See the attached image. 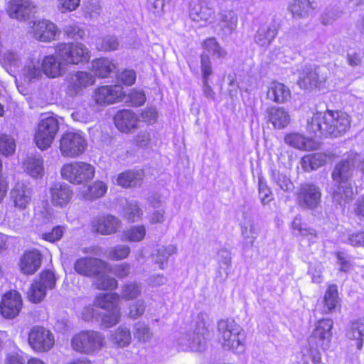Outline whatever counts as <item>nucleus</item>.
I'll return each instance as SVG.
<instances>
[{
  "label": "nucleus",
  "mask_w": 364,
  "mask_h": 364,
  "mask_svg": "<svg viewBox=\"0 0 364 364\" xmlns=\"http://www.w3.org/2000/svg\"><path fill=\"white\" fill-rule=\"evenodd\" d=\"M350 116L343 112H317L308 120L306 129L315 136L336 138L350 129Z\"/></svg>",
  "instance_id": "nucleus-1"
},
{
  "label": "nucleus",
  "mask_w": 364,
  "mask_h": 364,
  "mask_svg": "<svg viewBox=\"0 0 364 364\" xmlns=\"http://www.w3.org/2000/svg\"><path fill=\"white\" fill-rule=\"evenodd\" d=\"M218 338L222 347L235 353L245 351V333L243 328L232 319L218 321Z\"/></svg>",
  "instance_id": "nucleus-2"
},
{
  "label": "nucleus",
  "mask_w": 364,
  "mask_h": 364,
  "mask_svg": "<svg viewBox=\"0 0 364 364\" xmlns=\"http://www.w3.org/2000/svg\"><path fill=\"white\" fill-rule=\"evenodd\" d=\"M203 313L198 315L196 328L182 334L178 339L179 348L183 351L201 352L206 348L210 323Z\"/></svg>",
  "instance_id": "nucleus-3"
},
{
  "label": "nucleus",
  "mask_w": 364,
  "mask_h": 364,
  "mask_svg": "<svg viewBox=\"0 0 364 364\" xmlns=\"http://www.w3.org/2000/svg\"><path fill=\"white\" fill-rule=\"evenodd\" d=\"M105 344V336L96 331H82L75 334L71 340L74 350L87 355L100 351Z\"/></svg>",
  "instance_id": "nucleus-4"
},
{
  "label": "nucleus",
  "mask_w": 364,
  "mask_h": 364,
  "mask_svg": "<svg viewBox=\"0 0 364 364\" xmlns=\"http://www.w3.org/2000/svg\"><path fill=\"white\" fill-rule=\"evenodd\" d=\"M119 299V295L117 293H100L96 296L95 305L106 310L102 316V323L106 328L114 326L120 321Z\"/></svg>",
  "instance_id": "nucleus-5"
},
{
  "label": "nucleus",
  "mask_w": 364,
  "mask_h": 364,
  "mask_svg": "<svg viewBox=\"0 0 364 364\" xmlns=\"http://www.w3.org/2000/svg\"><path fill=\"white\" fill-rule=\"evenodd\" d=\"M55 53L63 65H77L87 62L90 50L81 43H60L55 46Z\"/></svg>",
  "instance_id": "nucleus-6"
},
{
  "label": "nucleus",
  "mask_w": 364,
  "mask_h": 364,
  "mask_svg": "<svg viewBox=\"0 0 364 364\" xmlns=\"http://www.w3.org/2000/svg\"><path fill=\"white\" fill-rule=\"evenodd\" d=\"M62 177L73 184H82L94 178L95 168L90 164L74 161L64 164L60 170Z\"/></svg>",
  "instance_id": "nucleus-7"
},
{
  "label": "nucleus",
  "mask_w": 364,
  "mask_h": 364,
  "mask_svg": "<svg viewBox=\"0 0 364 364\" xmlns=\"http://www.w3.org/2000/svg\"><path fill=\"white\" fill-rule=\"evenodd\" d=\"M59 130V122L56 117L49 115L43 117L38 122L34 140L41 150L50 146Z\"/></svg>",
  "instance_id": "nucleus-8"
},
{
  "label": "nucleus",
  "mask_w": 364,
  "mask_h": 364,
  "mask_svg": "<svg viewBox=\"0 0 364 364\" xmlns=\"http://www.w3.org/2000/svg\"><path fill=\"white\" fill-rule=\"evenodd\" d=\"M333 321L329 318L319 320L308 339L309 349L326 350L329 348L332 338Z\"/></svg>",
  "instance_id": "nucleus-9"
},
{
  "label": "nucleus",
  "mask_w": 364,
  "mask_h": 364,
  "mask_svg": "<svg viewBox=\"0 0 364 364\" xmlns=\"http://www.w3.org/2000/svg\"><path fill=\"white\" fill-rule=\"evenodd\" d=\"M87 141L79 133H64L60 139V151L65 157L75 158L84 153Z\"/></svg>",
  "instance_id": "nucleus-10"
},
{
  "label": "nucleus",
  "mask_w": 364,
  "mask_h": 364,
  "mask_svg": "<svg viewBox=\"0 0 364 364\" xmlns=\"http://www.w3.org/2000/svg\"><path fill=\"white\" fill-rule=\"evenodd\" d=\"M28 342L34 351L45 353L54 346L55 337L48 329L41 326H35L28 333Z\"/></svg>",
  "instance_id": "nucleus-11"
},
{
  "label": "nucleus",
  "mask_w": 364,
  "mask_h": 364,
  "mask_svg": "<svg viewBox=\"0 0 364 364\" xmlns=\"http://www.w3.org/2000/svg\"><path fill=\"white\" fill-rule=\"evenodd\" d=\"M328 70L325 66L306 65L299 75V84L305 89H312L323 85L328 78Z\"/></svg>",
  "instance_id": "nucleus-12"
},
{
  "label": "nucleus",
  "mask_w": 364,
  "mask_h": 364,
  "mask_svg": "<svg viewBox=\"0 0 364 364\" xmlns=\"http://www.w3.org/2000/svg\"><path fill=\"white\" fill-rule=\"evenodd\" d=\"M296 200L300 207L304 209L314 210L321 202V191L316 184L304 183L300 185Z\"/></svg>",
  "instance_id": "nucleus-13"
},
{
  "label": "nucleus",
  "mask_w": 364,
  "mask_h": 364,
  "mask_svg": "<svg viewBox=\"0 0 364 364\" xmlns=\"http://www.w3.org/2000/svg\"><path fill=\"white\" fill-rule=\"evenodd\" d=\"M56 279L53 272L43 271L38 279L31 286L28 291L29 300L33 303L41 301L46 295L48 289H52L55 285Z\"/></svg>",
  "instance_id": "nucleus-14"
},
{
  "label": "nucleus",
  "mask_w": 364,
  "mask_h": 364,
  "mask_svg": "<svg viewBox=\"0 0 364 364\" xmlns=\"http://www.w3.org/2000/svg\"><path fill=\"white\" fill-rule=\"evenodd\" d=\"M360 163L357 154L351 153L337 163L331 173L334 183H351L355 166Z\"/></svg>",
  "instance_id": "nucleus-15"
},
{
  "label": "nucleus",
  "mask_w": 364,
  "mask_h": 364,
  "mask_svg": "<svg viewBox=\"0 0 364 364\" xmlns=\"http://www.w3.org/2000/svg\"><path fill=\"white\" fill-rule=\"evenodd\" d=\"M73 267L79 274L93 278L96 274L107 268V263L100 259L85 257L77 259Z\"/></svg>",
  "instance_id": "nucleus-16"
},
{
  "label": "nucleus",
  "mask_w": 364,
  "mask_h": 364,
  "mask_svg": "<svg viewBox=\"0 0 364 364\" xmlns=\"http://www.w3.org/2000/svg\"><path fill=\"white\" fill-rule=\"evenodd\" d=\"M9 198L15 208L24 210L31 202L32 189L25 183L18 182L11 190Z\"/></svg>",
  "instance_id": "nucleus-17"
},
{
  "label": "nucleus",
  "mask_w": 364,
  "mask_h": 364,
  "mask_svg": "<svg viewBox=\"0 0 364 364\" xmlns=\"http://www.w3.org/2000/svg\"><path fill=\"white\" fill-rule=\"evenodd\" d=\"M22 308V299L19 293L10 291L2 298L0 303L1 315L7 319L16 317Z\"/></svg>",
  "instance_id": "nucleus-18"
},
{
  "label": "nucleus",
  "mask_w": 364,
  "mask_h": 364,
  "mask_svg": "<svg viewBox=\"0 0 364 364\" xmlns=\"http://www.w3.org/2000/svg\"><path fill=\"white\" fill-rule=\"evenodd\" d=\"M120 226L121 220L118 218L109 214L94 218L91 222L92 231L102 235L117 232Z\"/></svg>",
  "instance_id": "nucleus-19"
},
{
  "label": "nucleus",
  "mask_w": 364,
  "mask_h": 364,
  "mask_svg": "<svg viewBox=\"0 0 364 364\" xmlns=\"http://www.w3.org/2000/svg\"><path fill=\"white\" fill-rule=\"evenodd\" d=\"M278 26L276 25L274 20L272 18L261 24L257 30L254 41L261 47L269 46L278 33Z\"/></svg>",
  "instance_id": "nucleus-20"
},
{
  "label": "nucleus",
  "mask_w": 364,
  "mask_h": 364,
  "mask_svg": "<svg viewBox=\"0 0 364 364\" xmlns=\"http://www.w3.org/2000/svg\"><path fill=\"white\" fill-rule=\"evenodd\" d=\"M123 95L122 88L119 85L101 86L95 91V102L100 105L115 103Z\"/></svg>",
  "instance_id": "nucleus-21"
},
{
  "label": "nucleus",
  "mask_w": 364,
  "mask_h": 364,
  "mask_svg": "<svg viewBox=\"0 0 364 364\" xmlns=\"http://www.w3.org/2000/svg\"><path fill=\"white\" fill-rule=\"evenodd\" d=\"M50 200L53 205L63 207L68 205L73 197L70 186L65 183H55L50 188Z\"/></svg>",
  "instance_id": "nucleus-22"
},
{
  "label": "nucleus",
  "mask_w": 364,
  "mask_h": 364,
  "mask_svg": "<svg viewBox=\"0 0 364 364\" xmlns=\"http://www.w3.org/2000/svg\"><path fill=\"white\" fill-rule=\"evenodd\" d=\"M33 33L37 40L47 42L54 40L55 36L60 33V31L53 23L48 20H43L34 23Z\"/></svg>",
  "instance_id": "nucleus-23"
},
{
  "label": "nucleus",
  "mask_w": 364,
  "mask_h": 364,
  "mask_svg": "<svg viewBox=\"0 0 364 364\" xmlns=\"http://www.w3.org/2000/svg\"><path fill=\"white\" fill-rule=\"evenodd\" d=\"M95 77L86 71H77L70 76L68 89L71 95H76L82 89L92 85Z\"/></svg>",
  "instance_id": "nucleus-24"
},
{
  "label": "nucleus",
  "mask_w": 364,
  "mask_h": 364,
  "mask_svg": "<svg viewBox=\"0 0 364 364\" xmlns=\"http://www.w3.org/2000/svg\"><path fill=\"white\" fill-rule=\"evenodd\" d=\"M41 262L42 255L38 251H28L21 258L20 269L25 274H33L40 268Z\"/></svg>",
  "instance_id": "nucleus-25"
},
{
  "label": "nucleus",
  "mask_w": 364,
  "mask_h": 364,
  "mask_svg": "<svg viewBox=\"0 0 364 364\" xmlns=\"http://www.w3.org/2000/svg\"><path fill=\"white\" fill-rule=\"evenodd\" d=\"M116 127L122 132H129L136 127L137 116L131 110L123 109L117 112L114 117Z\"/></svg>",
  "instance_id": "nucleus-26"
},
{
  "label": "nucleus",
  "mask_w": 364,
  "mask_h": 364,
  "mask_svg": "<svg viewBox=\"0 0 364 364\" xmlns=\"http://www.w3.org/2000/svg\"><path fill=\"white\" fill-rule=\"evenodd\" d=\"M353 195L351 183H335L333 188V202L341 208H343L352 200Z\"/></svg>",
  "instance_id": "nucleus-27"
},
{
  "label": "nucleus",
  "mask_w": 364,
  "mask_h": 364,
  "mask_svg": "<svg viewBox=\"0 0 364 364\" xmlns=\"http://www.w3.org/2000/svg\"><path fill=\"white\" fill-rule=\"evenodd\" d=\"M34 9L31 0H11L8 8L9 15L20 21L28 17Z\"/></svg>",
  "instance_id": "nucleus-28"
},
{
  "label": "nucleus",
  "mask_w": 364,
  "mask_h": 364,
  "mask_svg": "<svg viewBox=\"0 0 364 364\" xmlns=\"http://www.w3.org/2000/svg\"><path fill=\"white\" fill-rule=\"evenodd\" d=\"M238 18L232 10H225L219 14L218 26L223 36H230L237 26Z\"/></svg>",
  "instance_id": "nucleus-29"
},
{
  "label": "nucleus",
  "mask_w": 364,
  "mask_h": 364,
  "mask_svg": "<svg viewBox=\"0 0 364 364\" xmlns=\"http://www.w3.org/2000/svg\"><path fill=\"white\" fill-rule=\"evenodd\" d=\"M267 113L269 122L275 129H284L290 123L291 117L284 108L273 106L267 109Z\"/></svg>",
  "instance_id": "nucleus-30"
},
{
  "label": "nucleus",
  "mask_w": 364,
  "mask_h": 364,
  "mask_svg": "<svg viewBox=\"0 0 364 364\" xmlns=\"http://www.w3.org/2000/svg\"><path fill=\"white\" fill-rule=\"evenodd\" d=\"M341 307V299L338 297L336 284H331L326 289L323 296V314H331Z\"/></svg>",
  "instance_id": "nucleus-31"
},
{
  "label": "nucleus",
  "mask_w": 364,
  "mask_h": 364,
  "mask_svg": "<svg viewBox=\"0 0 364 364\" xmlns=\"http://www.w3.org/2000/svg\"><path fill=\"white\" fill-rule=\"evenodd\" d=\"M41 69L43 73L50 77H56L64 72L63 63L61 60H57L53 55L44 57L41 63Z\"/></svg>",
  "instance_id": "nucleus-32"
},
{
  "label": "nucleus",
  "mask_w": 364,
  "mask_h": 364,
  "mask_svg": "<svg viewBox=\"0 0 364 364\" xmlns=\"http://www.w3.org/2000/svg\"><path fill=\"white\" fill-rule=\"evenodd\" d=\"M267 98L277 103H283L291 97L289 89L280 82H272L267 93Z\"/></svg>",
  "instance_id": "nucleus-33"
},
{
  "label": "nucleus",
  "mask_w": 364,
  "mask_h": 364,
  "mask_svg": "<svg viewBox=\"0 0 364 364\" xmlns=\"http://www.w3.org/2000/svg\"><path fill=\"white\" fill-rule=\"evenodd\" d=\"M314 2L310 0H294L289 9L294 17L306 18L316 9Z\"/></svg>",
  "instance_id": "nucleus-34"
},
{
  "label": "nucleus",
  "mask_w": 364,
  "mask_h": 364,
  "mask_svg": "<svg viewBox=\"0 0 364 364\" xmlns=\"http://www.w3.org/2000/svg\"><path fill=\"white\" fill-rule=\"evenodd\" d=\"M111 343L118 348L128 346L132 341V334L129 328L119 326L114 331H111L109 336Z\"/></svg>",
  "instance_id": "nucleus-35"
},
{
  "label": "nucleus",
  "mask_w": 364,
  "mask_h": 364,
  "mask_svg": "<svg viewBox=\"0 0 364 364\" xmlns=\"http://www.w3.org/2000/svg\"><path fill=\"white\" fill-rule=\"evenodd\" d=\"M327 159V156L323 153L306 155L301 160V166L305 171L309 172L325 165Z\"/></svg>",
  "instance_id": "nucleus-36"
},
{
  "label": "nucleus",
  "mask_w": 364,
  "mask_h": 364,
  "mask_svg": "<svg viewBox=\"0 0 364 364\" xmlns=\"http://www.w3.org/2000/svg\"><path fill=\"white\" fill-rule=\"evenodd\" d=\"M346 336L350 340L356 341V346L361 350L363 346L364 318H359L350 323Z\"/></svg>",
  "instance_id": "nucleus-37"
},
{
  "label": "nucleus",
  "mask_w": 364,
  "mask_h": 364,
  "mask_svg": "<svg viewBox=\"0 0 364 364\" xmlns=\"http://www.w3.org/2000/svg\"><path fill=\"white\" fill-rule=\"evenodd\" d=\"M141 180V171H127L118 175L117 183L124 188L134 187L139 185Z\"/></svg>",
  "instance_id": "nucleus-38"
},
{
  "label": "nucleus",
  "mask_w": 364,
  "mask_h": 364,
  "mask_svg": "<svg viewBox=\"0 0 364 364\" xmlns=\"http://www.w3.org/2000/svg\"><path fill=\"white\" fill-rule=\"evenodd\" d=\"M26 171L33 178L42 177L44 173L43 160L41 156L28 157L24 163Z\"/></svg>",
  "instance_id": "nucleus-39"
},
{
  "label": "nucleus",
  "mask_w": 364,
  "mask_h": 364,
  "mask_svg": "<svg viewBox=\"0 0 364 364\" xmlns=\"http://www.w3.org/2000/svg\"><path fill=\"white\" fill-rule=\"evenodd\" d=\"M92 69L100 77H107L115 69V65L107 58H99L92 62Z\"/></svg>",
  "instance_id": "nucleus-40"
},
{
  "label": "nucleus",
  "mask_w": 364,
  "mask_h": 364,
  "mask_svg": "<svg viewBox=\"0 0 364 364\" xmlns=\"http://www.w3.org/2000/svg\"><path fill=\"white\" fill-rule=\"evenodd\" d=\"M176 252V247L173 245L161 247L153 255V260L159 265L160 269H164L168 263L169 257Z\"/></svg>",
  "instance_id": "nucleus-41"
},
{
  "label": "nucleus",
  "mask_w": 364,
  "mask_h": 364,
  "mask_svg": "<svg viewBox=\"0 0 364 364\" xmlns=\"http://www.w3.org/2000/svg\"><path fill=\"white\" fill-rule=\"evenodd\" d=\"M106 269L96 274L93 279L97 289L100 290H112L117 288V281L105 274Z\"/></svg>",
  "instance_id": "nucleus-42"
},
{
  "label": "nucleus",
  "mask_w": 364,
  "mask_h": 364,
  "mask_svg": "<svg viewBox=\"0 0 364 364\" xmlns=\"http://www.w3.org/2000/svg\"><path fill=\"white\" fill-rule=\"evenodd\" d=\"M120 41L117 36L106 35L99 38L96 43V48L102 51H114L119 48Z\"/></svg>",
  "instance_id": "nucleus-43"
},
{
  "label": "nucleus",
  "mask_w": 364,
  "mask_h": 364,
  "mask_svg": "<svg viewBox=\"0 0 364 364\" xmlns=\"http://www.w3.org/2000/svg\"><path fill=\"white\" fill-rule=\"evenodd\" d=\"M142 291L141 283L131 282L124 284L121 289V296L125 300H132L139 296Z\"/></svg>",
  "instance_id": "nucleus-44"
},
{
  "label": "nucleus",
  "mask_w": 364,
  "mask_h": 364,
  "mask_svg": "<svg viewBox=\"0 0 364 364\" xmlns=\"http://www.w3.org/2000/svg\"><path fill=\"white\" fill-rule=\"evenodd\" d=\"M241 229L244 239L252 245L258 235L253 219L250 217H245Z\"/></svg>",
  "instance_id": "nucleus-45"
},
{
  "label": "nucleus",
  "mask_w": 364,
  "mask_h": 364,
  "mask_svg": "<svg viewBox=\"0 0 364 364\" xmlns=\"http://www.w3.org/2000/svg\"><path fill=\"white\" fill-rule=\"evenodd\" d=\"M272 181L282 191L284 192H291L294 190V186L292 181L285 174L279 171L273 170L272 171Z\"/></svg>",
  "instance_id": "nucleus-46"
},
{
  "label": "nucleus",
  "mask_w": 364,
  "mask_h": 364,
  "mask_svg": "<svg viewBox=\"0 0 364 364\" xmlns=\"http://www.w3.org/2000/svg\"><path fill=\"white\" fill-rule=\"evenodd\" d=\"M107 191V185L100 181H97L90 185L84 193L87 200H95L102 197Z\"/></svg>",
  "instance_id": "nucleus-47"
},
{
  "label": "nucleus",
  "mask_w": 364,
  "mask_h": 364,
  "mask_svg": "<svg viewBox=\"0 0 364 364\" xmlns=\"http://www.w3.org/2000/svg\"><path fill=\"white\" fill-rule=\"evenodd\" d=\"M146 235V228L144 225L132 226L124 231L122 235V240L129 242H139Z\"/></svg>",
  "instance_id": "nucleus-48"
},
{
  "label": "nucleus",
  "mask_w": 364,
  "mask_h": 364,
  "mask_svg": "<svg viewBox=\"0 0 364 364\" xmlns=\"http://www.w3.org/2000/svg\"><path fill=\"white\" fill-rule=\"evenodd\" d=\"M286 144L301 150H307L309 148V141L304 136L298 133H291L284 137Z\"/></svg>",
  "instance_id": "nucleus-49"
},
{
  "label": "nucleus",
  "mask_w": 364,
  "mask_h": 364,
  "mask_svg": "<svg viewBox=\"0 0 364 364\" xmlns=\"http://www.w3.org/2000/svg\"><path fill=\"white\" fill-rule=\"evenodd\" d=\"M206 54H212L218 58H224L226 55V51L220 47L215 38H209L204 41L203 44Z\"/></svg>",
  "instance_id": "nucleus-50"
},
{
  "label": "nucleus",
  "mask_w": 364,
  "mask_h": 364,
  "mask_svg": "<svg viewBox=\"0 0 364 364\" xmlns=\"http://www.w3.org/2000/svg\"><path fill=\"white\" fill-rule=\"evenodd\" d=\"M42 69L40 68L39 62L31 60L23 69V75L25 80L31 81L33 79L41 76Z\"/></svg>",
  "instance_id": "nucleus-51"
},
{
  "label": "nucleus",
  "mask_w": 364,
  "mask_h": 364,
  "mask_svg": "<svg viewBox=\"0 0 364 364\" xmlns=\"http://www.w3.org/2000/svg\"><path fill=\"white\" fill-rule=\"evenodd\" d=\"M142 210L136 201H129L124 210V218L130 222H135L141 218Z\"/></svg>",
  "instance_id": "nucleus-52"
},
{
  "label": "nucleus",
  "mask_w": 364,
  "mask_h": 364,
  "mask_svg": "<svg viewBox=\"0 0 364 364\" xmlns=\"http://www.w3.org/2000/svg\"><path fill=\"white\" fill-rule=\"evenodd\" d=\"M15 149L14 139L9 135L1 134L0 136V153L7 156L13 154Z\"/></svg>",
  "instance_id": "nucleus-53"
},
{
  "label": "nucleus",
  "mask_w": 364,
  "mask_h": 364,
  "mask_svg": "<svg viewBox=\"0 0 364 364\" xmlns=\"http://www.w3.org/2000/svg\"><path fill=\"white\" fill-rule=\"evenodd\" d=\"M130 253V247L124 245H117L109 250L108 257L113 260H121L127 258Z\"/></svg>",
  "instance_id": "nucleus-54"
},
{
  "label": "nucleus",
  "mask_w": 364,
  "mask_h": 364,
  "mask_svg": "<svg viewBox=\"0 0 364 364\" xmlns=\"http://www.w3.org/2000/svg\"><path fill=\"white\" fill-rule=\"evenodd\" d=\"M258 192L263 205L268 204L273 200L272 192L262 177L259 178Z\"/></svg>",
  "instance_id": "nucleus-55"
},
{
  "label": "nucleus",
  "mask_w": 364,
  "mask_h": 364,
  "mask_svg": "<svg viewBox=\"0 0 364 364\" xmlns=\"http://www.w3.org/2000/svg\"><path fill=\"white\" fill-rule=\"evenodd\" d=\"M134 336L140 341L146 342L152 336L149 326L144 322L139 321L134 325Z\"/></svg>",
  "instance_id": "nucleus-56"
},
{
  "label": "nucleus",
  "mask_w": 364,
  "mask_h": 364,
  "mask_svg": "<svg viewBox=\"0 0 364 364\" xmlns=\"http://www.w3.org/2000/svg\"><path fill=\"white\" fill-rule=\"evenodd\" d=\"M321 360V353L318 350L306 349L303 352L301 364H319Z\"/></svg>",
  "instance_id": "nucleus-57"
},
{
  "label": "nucleus",
  "mask_w": 364,
  "mask_h": 364,
  "mask_svg": "<svg viewBox=\"0 0 364 364\" xmlns=\"http://www.w3.org/2000/svg\"><path fill=\"white\" fill-rule=\"evenodd\" d=\"M341 16V12L336 8H328L321 15V23L324 26L332 24Z\"/></svg>",
  "instance_id": "nucleus-58"
},
{
  "label": "nucleus",
  "mask_w": 364,
  "mask_h": 364,
  "mask_svg": "<svg viewBox=\"0 0 364 364\" xmlns=\"http://www.w3.org/2000/svg\"><path fill=\"white\" fill-rule=\"evenodd\" d=\"M336 255L337 258L336 263L340 267L339 271L343 272H349L353 267L350 257L342 252H336Z\"/></svg>",
  "instance_id": "nucleus-59"
},
{
  "label": "nucleus",
  "mask_w": 364,
  "mask_h": 364,
  "mask_svg": "<svg viewBox=\"0 0 364 364\" xmlns=\"http://www.w3.org/2000/svg\"><path fill=\"white\" fill-rule=\"evenodd\" d=\"M200 68L203 75V80H209L212 75V65L209 55L203 52L200 58Z\"/></svg>",
  "instance_id": "nucleus-60"
},
{
  "label": "nucleus",
  "mask_w": 364,
  "mask_h": 364,
  "mask_svg": "<svg viewBox=\"0 0 364 364\" xmlns=\"http://www.w3.org/2000/svg\"><path fill=\"white\" fill-rule=\"evenodd\" d=\"M146 309V304L144 300H137L134 304L130 306L129 317L136 319L144 314Z\"/></svg>",
  "instance_id": "nucleus-61"
},
{
  "label": "nucleus",
  "mask_w": 364,
  "mask_h": 364,
  "mask_svg": "<svg viewBox=\"0 0 364 364\" xmlns=\"http://www.w3.org/2000/svg\"><path fill=\"white\" fill-rule=\"evenodd\" d=\"M64 32L68 37L74 39H81L85 35V31L75 23L66 25Z\"/></svg>",
  "instance_id": "nucleus-62"
},
{
  "label": "nucleus",
  "mask_w": 364,
  "mask_h": 364,
  "mask_svg": "<svg viewBox=\"0 0 364 364\" xmlns=\"http://www.w3.org/2000/svg\"><path fill=\"white\" fill-rule=\"evenodd\" d=\"M64 230L63 226H56L53 228L51 232L42 234V238L46 241L54 242L62 238Z\"/></svg>",
  "instance_id": "nucleus-63"
},
{
  "label": "nucleus",
  "mask_w": 364,
  "mask_h": 364,
  "mask_svg": "<svg viewBox=\"0 0 364 364\" xmlns=\"http://www.w3.org/2000/svg\"><path fill=\"white\" fill-rule=\"evenodd\" d=\"M118 82L125 85H132L135 82L136 73L132 70H124L120 74H119Z\"/></svg>",
  "instance_id": "nucleus-64"
}]
</instances>
